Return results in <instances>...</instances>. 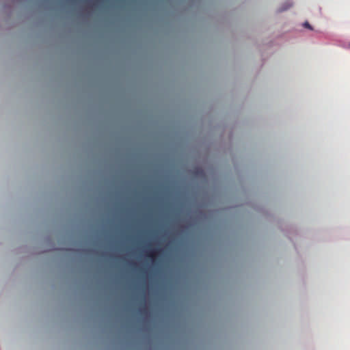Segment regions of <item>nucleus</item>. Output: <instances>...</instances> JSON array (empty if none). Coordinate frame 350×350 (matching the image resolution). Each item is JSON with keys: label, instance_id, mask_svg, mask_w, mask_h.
I'll list each match as a JSON object with an SVG mask.
<instances>
[{"label": "nucleus", "instance_id": "obj_2", "mask_svg": "<svg viewBox=\"0 0 350 350\" xmlns=\"http://www.w3.org/2000/svg\"><path fill=\"white\" fill-rule=\"evenodd\" d=\"M304 26H305L306 27H308V28H309V29H311V27H310V24H309L308 22H306V23H304Z\"/></svg>", "mask_w": 350, "mask_h": 350}, {"label": "nucleus", "instance_id": "obj_3", "mask_svg": "<svg viewBox=\"0 0 350 350\" xmlns=\"http://www.w3.org/2000/svg\"><path fill=\"white\" fill-rule=\"evenodd\" d=\"M291 6V4H288V6H286V8H284L282 9V11L287 10V9H288V8H290Z\"/></svg>", "mask_w": 350, "mask_h": 350}, {"label": "nucleus", "instance_id": "obj_1", "mask_svg": "<svg viewBox=\"0 0 350 350\" xmlns=\"http://www.w3.org/2000/svg\"><path fill=\"white\" fill-rule=\"evenodd\" d=\"M161 250L159 249H152V250H149L147 252H146V256L151 258V260H154L155 257L159 254Z\"/></svg>", "mask_w": 350, "mask_h": 350}]
</instances>
